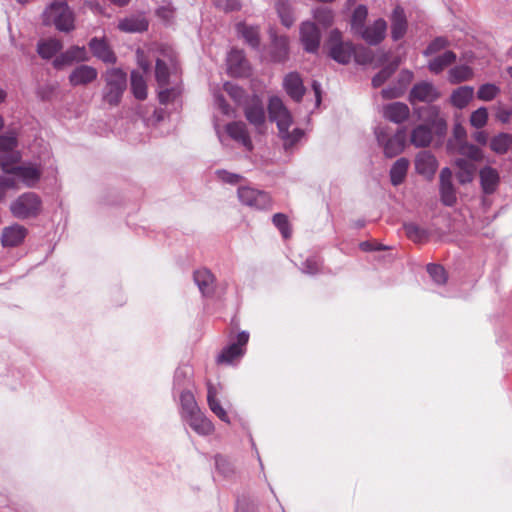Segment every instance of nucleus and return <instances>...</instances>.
I'll use <instances>...</instances> for the list:
<instances>
[{"label":"nucleus","instance_id":"79ce46f5","mask_svg":"<svg viewBox=\"0 0 512 512\" xmlns=\"http://www.w3.org/2000/svg\"><path fill=\"white\" fill-rule=\"evenodd\" d=\"M403 228L406 236L415 243H422L428 240V231L415 223H405Z\"/></svg>","mask_w":512,"mask_h":512},{"label":"nucleus","instance_id":"4c0bfd02","mask_svg":"<svg viewBox=\"0 0 512 512\" xmlns=\"http://www.w3.org/2000/svg\"><path fill=\"white\" fill-rule=\"evenodd\" d=\"M131 91L138 100H145L147 98V84L139 71L131 72Z\"/></svg>","mask_w":512,"mask_h":512},{"label":"nucleus","instance_id":"13d9d810","mask_svg":"<svg viewBox=\"0 0 512 512\" xmlns=\"http://www.w3.org/2000/svg\"><path fill=\"white\" fill-rule=\"evenodd\" d=\"M449 45V42L444 37H437L434 39L426 48L424 51V54L426 56L435 54L439 52L440 50L446 48Z\"/></svg>","mask_w":512,"mask_h":512},{"label":"nucleus","instance_id":"8fccbe9b","mask_svg":"<svg viewBox=\"0 0 512 512\" xmlns=\"http://www.w3.org/2000/svg\"><path fill=\"white\" fill-rule=\"evenodd\" d=\"M500 93V88L492 83H486L479 87L477 98L482 101H492Z\"/></svg>","mask_w":512,"mask_h":512},{"label":"nucleus","instance_id":"3c124183","mask_svg":"<svg viewBox=\"0 0 512 512\" xmlns=\"http://www.w3.org/2000/svg\"><path fill=\"white\" fill-rule=\"evenodd\" d=\"M273 224L278 228L284 238L291 236V228L288 217L283 213H276L272 217Z\"/></svg>","mask_w":512,"mask_h":512},{"label":"nucleus","instance_id":"864d4df0","mask_svg":"<svg viewBox=\"0 0 512 512\" xmlns=\"http://www.w3.org/2000/svg\"><path fill=\"white\" fill-rule=\"evenodd\" d=\"M488 121V111L485 107H480L474 112H472L470 116V124L477 128H483Z\"/></svg>","mask_w":512,"mask_h":512},{"label":"nucleus","instance_id":"de8ad7c7","mask_svg":"<svg viewBox=\"0 0 512 512\" xmlns=\"http://www.w3.org/2000/svg\"><path fill=\"white\" fill-rule=\"evenodd\" d=\"M368 11L366 6L359 5L353 12L352 19H351V26L352 29L355 30L357 33H361V31L364 29V22L366 20Z\"/></svg>","mask_w":512,"mask_h":512},{"label":"nucleus","instance_id":"7c9ffc66","mask_svg":"<svg viewBox=\"0 0 512 512\" xmlns=\"http://www.w3.org/2000/svg\"><path fill=\"white\" fill-rule=\"evenodd\" d=\"M474 89L471 86H461L455 89L450 96V103L458 108H465L472 100Z\"/></svg>","mask_w":512,"mask_h":512},{"label":"nucleus","instance_id":"0eeeda50","mask_svg":"<svg viewBox=\"0 0 512 512\" xmlns=\"http://www.w3.org/2000/svg\"><path fill=\"white\" fill-rule=\"evenodd\" d=\"M329 56L340 64H347L350 62L354 46L351 42L342 41L341 32L337 29L332 30L328 39Z\"/></svg>","mask_w":512,"mask_h":512},{"label":"nucleus","instance_id":"2f4dec72","mask_svg":"<svg viewBox=\"0 0 512 512\" xmlns=\"http://www.w3.org/2000/svg\"><path fill=\"white\" fill-rule=\"evenodd\" d=\"M289 40L286 36H275L271 45V58L275 62H283L288 58Z\"/></svg>","mask_w":512,"mask_h":512},{"label":"nucleus","instance_id":"c85d7f7f","mask_svg":"<svg viewBox=\"0 0 512 512\" xmlns=\"http://www.w3.org/2000/svg\"><path fill=\"white\" fill-rule=\"evenodd\" d=\"M454 151L459 155L472 162H480L484 158L483 151L476 145L468 143L467 141L460 142L454 147Z\"/></svg>","mask_w":512,"mask_h":512},{"label":"nucleus","instance_id":"7ed1b4c3","mask_svg":"<svg viewBox=\"0 0 512 512\" xmlns=\"http://www.w3.org/2000/svg\"><path fill=\"white\" fill-rule=\"evenodd\" d=\"M20 159L19 153H12L9 159L0 158V166L4 173L18 176L25 185L34 186L41 177V171L32 165H14Z\"/></svg>","mask_w":512,"mask_h":512},{"label":"nucleus","instance_id":"f704fd0d","mask_svg":"<svg viewBox=\"0 0 512 512\" xmlns=\"http://www.w3.org/2000/svg\"><path fill=\"white\" fill-rule=\"evenodd\" d=\"M456 54L453 51H446L429 62L428 68L431 72L439 74L446 67L450 66L456 61Z\"/></svg>","mask_w":512,"mask_h":512},{"label":"nucleus","instance_id":"774afa93","mask_svg":"<svg viewBox=\"0 0 512 512\" xmlns=\"http://www.w3.org/2000/svg\"><path fill=\"white\" fill-rule=\"evenodd\" d=\"M453 134H454V138L456 140L455 146H457L462 141H466V130L464 129L463 126H461L459 124L455 125Z\"/></svg>","mask_w":512,"mask_h":512},{"label":"nucleus","instance_id":"dca6fc26","mask_svg":"<svg viewBox=\"0 0 512 512\" xmlns=\"http://www.w3.org/2000/svg\"><path fill=\"white\" fill-rule=\"evenodd\" d=\"M301 41L307 52H316L320 45V31L312 22H304L300 29Z\"/></svg>","mask_w":512,"mask_h":512},{"label":"nucleus","instance_id":"473e14b6","mask_svg":"<svg viewBox=\"0 0 512 512\" xmlns=\"http://www.w3.org/2000/svg\"><path fill=\"white\" fill-rule=\"evenodd\" d=\"M432 139V131L427 125H418L411 132L410 141L415 147H427Z\"/></svg>","mask_w":512,"mask_h":512},{"label":"nucleus","instance_id":"0e129e2a","mask_svg":"<svg viewBox=\"0 0 512 512\" xmlns=\"http://www.w3.org/2000/svg\"><path fill=\"white\" fill-rule=\"evenodd\" d=\"M217 175L222 181H224L226 183H230V184H237L242 180L241 175L234 174V173L228 172L226 170L217 171Z\"/></svg>","mask_w":512,"mask_h":512},{"label":"nucleus","instance_id":"a18cd8bd","mask_svg":"<svg viewBox=\"0 0 512 512\" xmlns=\"http://www.w3.org/2000/svg\"><path fill=\"white\" fill-rule=\"evenodd\" d=\"M400 61L395 59L390 64L382 68L372 79L373 87H380L387 79H389L392 74L397 70Z\"/></svg>","mask_w":512,"mask_h":512},{"label":"nucleus","instance_id":"680f3d73","mask_svg":"<svg viewBox=\"0 0 512 512\" xmlns=\"http://www.w3.org/2000/svg\"><path fill=\"white\" fill-rule=\"evenodd\" d=\"M355 61L359 64L371 63L374 59L373 52L370 49L362 48L359 51L354 50Z\"/></svg>","mask_w":512,"mask_h":512},{"label":"nucleus","instance_id":"c9c22d12","mask_svg":"<svg viewBox=\"0 0 512 512\" xmlns=\"http://www.w3.org/2000/svg\"><path fill=\"white\" fill-rule=\"evenodd\" d=\"M181 417L183 419L199 411V407L193 393L189 390L182 391L180 395Z\"/></svg>","mask_w":512,"mask_h":512},{"label":"nucleus","instance_id":"412c9836","mask_svg":"<svg viewBox=\"0 0 512 512\" xmlns=\"http://www.w3.org/2000/svg\"><path fill=\"white\" fill-rule=\"evenodd\" d=\"M184 420L199 435L208 436L214 432L213 423L200 410Z\"/></svg>","mask_w":512,"mask_h":512},{"label":"nucleus","instance_id":"c03bdc74","mask_svg":"<svg viewBox=\"0 0 512 512\" xmlns=\"http://www.w3.org/2000/svg\"><path fill=\"white\" fill-rule=\"evenodd\" d=\"M276 11L284 26L290 27L294 22L291 6L287 0H276Z\"/></svg>","mask_w":512,"mask_h":512},{"label":"nucleus","instance_id":"6e6d98bb","mask_svg":"<svg viewBox=\"0 0 512 512\" xmlns=\"http://www.w3.org/2000/svg\"><path fill=\"white\" fill-rule=\"evenodd\" d=\"M18 141L14 133L0 135V151L10 152L17 147Z\"/></svg>","mask_w":512,"mask_h":512},{"label":"nucleus","instance_id":"09e8293b","mask_svg":"<svg viewBox=\"0 0 512 512\" xmlns=\"http://www.w3.org/2000/svg\"><path fill=\"white\" fill-rule=\"evenodd\" d=\"M215 466L217 471L224 477H230L235 473L234 464L229 458L223 455L218 454L215 456Z\"/></svg>","mask_w":512,"mask_h":512},{"label":"nucleus","instance_id":"5701e85b","mask_svg":"<svg viewBox=\"0 0 512 512\" xmlns=\"http://www.w3.org/2000/svg\"><path fill=\"white\" fill-rule=\"evenodd\" d=\"M386 30L385 20L378 19L371 26L364 28L360 34L367 43L377 45L385 38Z\"/></svg>","mask_w":512,"mask_h":512},{"label":"nucleus","instance_id":"f3484780","mask_svg":"<svg viewBox=\"0 0 512 512\" xmlns=\"http://www.w3.org/2000/svg\"><path fill=\"white\" fill-rule=\"evenodd\" d=\"M440 96L439 92L428 82H421L415 84L410 91L409 100L411 103L418 102H433Z\"/></svg>","mask_w":512,"mask_h":512},{"label":"nucleus","instance_id":"cd10ccee","mask_svg":"<svg viewBox=\"0 0 512 512\" xmlns=\"http://www.w3.org/2000/svg\"><path fill=\"white\" fill-rule=\"evenodd\" d=\"M63 43L57 38L42 39L37 43V53L42 59H51L62 50Z\"/></svg>","mask_w":512,"mask_h":512},{"label":"nucleus","instance_id":"37998d69","mask_svg":"<svg viewBox=\"0 0 512 512\" xmlns=\"http://www.w3.org/2000/svg\"><path fill=\"white\" fill-rule=\"evenodd\" d=\"M118 27L124 32H142L147 30L148 22L144 18H126L119 22Z\"/></svg>","mask_w":512,"mask_h":512},{"label":"nucleus","instance_id":"ddd939ff","mask_svg":"<svg viewBox=\"0 0 512 512\" xmlns=\"http://www.w3.org/2000/svg\"><path fill=\"white\" fill-rule=\"evenodd\" d=\"M452 171L450 168L445 167L440 172V197L445 206H453L456 201V190L452 183Z\"/></svg>","mask_w":512,"mask_h":512},{"label":"nucleus","instance_id":"6e6552de","mask_svg":"<svg viewBox=\"0 0 512 512\" xmlns=\"http://www.w3.org/2000/svg\"><path fill=\"white\" fill-rule=\"evenodd\" d=\"M238 198L244 205L259 210H268L272 207V198L267 192L251 187H240L238 189Z\"/></svg>","mask_w":512,"mask_h":512},{"label":"nucleus","instance_id":"1a4fd4ad","mask_svg":"<svg viewBox=\"0 0 512 512\" xmlns=\"http://www.w3.org/2000/svg\"><path fill=\"white\" fill-rule=\"evenodd\" d=\"M268 113L271 121L276 122L279 132H285L293 123L290 111L279 97H271L268 104Z\"/></svg>","mask_w":512,"mask_h":512},{"label":"nucleus","instance_id":"58836bf2","mask_svg":"<svg viewBox=\"0 0 512 512\" xmlns=\"http://www.w3.org/2000/svg\"><path fill=\"white\" fill-rule=\"evenodd\" d=\"M512 146V135L499 133L490 140V149L496 154H505Z\"/></svg>","mask_w":512,"mask_h":512},{"label":"nucleus","instance_id":"2eb2a0df","mask_svg":"<svg viewBox=\"0 0 512 512\" xmlns=\"http://www.w3.org/2000/svg\"><path fill=\"white\" fill-rule=\"evenodd\" d=\"M438 168L436 157L429 151H421L415 158V169L417 173L427 179H432Z\"/></svg>","mask_w":512,"mask_h":512},{"label":"nucleus","instance_id":"393cba45","mask_svg":"<svg viewBox=\"0 0 512 512\" xmlns=\"http://www.w3.org/2000/svg\"><path fill=\"white\" fill-rule=\"evenodd\" d=\"M194 281L204 296H210L215 291V276L206 268L194 272Z\"/></svg>","mask_w":512,"mask_h":512},{"label":"nucleus","instance_id":"72a5a7b5","mask_svg":"<svg viewBox=\"0 0 512 512\" xmlns=\"http://www.w3.org/2000/svg\"><path fill=\"white\" fill-rule=\"evenodd\" d=\"M413 78V74L410 71H402L399 76V87L395 88H385L381 91L383 98L385 99H394L399 98L404 94V90L406 86L411 82Z\"/></svg>","mask_w":512,"mask_h":512},{"label":"nucleus","instance_id":"c756f323","mask_svg":"<svg viewBox=\"0 0 512 512\" xmlns=\"http://www.w3.org/2000/svg\"><path fill=\"white\" fill-rule=\"evenodd\" d=\"M407 29V21L404 10L400 7H396L392 15V27L391 34L394 40L401 39Z\"/></svg>","mask_w":512,"mask_h":512},{"label":"nucleus","instance_id":"a878e982","mask_svg":"<svg viewBox=\"0 0 512 512\" xmlns=\"http://www.w3.org/2000/svg\"><path fill=\"white\" fill-rule=\"evenodd\" d=\"M454 166L457 168L456 178L460 184H466L473 181L477 171L475 162L469 161L465 158H457L454 161Z\"/></svg>","mask_w":512,"mask_h":512},{"label":"nucleus","instance_id":"052dcab7","mask_svg":"<svg viewBox=\"0 0 512 512\" xmlns=\"http://www.w3.org/2000/svg\"><path fill=\"white\" fill-rule=\"evenodd\" d=\"M17 188L16 180L12 177L0 176V201L4 199L9 189Z\"/></svg>","mask_w":512,"mask_h":512},{"label":"nucleus","instance_id":"9b49d317","mask_svg":"<svg viewBox=\"0 0 512 512\" xmlns=\"http://www.w3.org/2000/svg\"><path fill=\"white\" fill-rule=\"evenodd\" d=\"M89 49L94 57L105 64H115L117 56L105 38H92L88 43Z\"/></svg>","mask_w":512,"mask_h":512},{"label":"nucleus","instance_id":"e2e57ef3","mask_svg":"<svg viewBox=\"0 0 512 512\" xmlns=\"http://www.w3.org/2000/svg\"><path fill=\"white\" fill-rule=\"evenodd\" d=\"M224 90L229 94V96L235 100L236 102H240L244 96V91L237 85L232 83H225Z\"/></svg>","mask_w":512,"mask_h":512},{"label":"nucleus","instance_id":"b1692460","mask_svg":"<svg viewBox=\"0 0 512 512\" xmlns=\"http://www.w3.org/2000/svg\"><path fill=\"white\" fill-rule=\"evenodd\" d=\"M383 116L396 124L405 122L410 116L409 107L401 102H394L384 106Z\"/></svg>","mask_w":512,"mask_h":512},{"label":"nucleus","instance_id":"69168bd1","mask_svg":"<svg viewBox=\"0 0 512 512\" xmlns=\"http://www.w3.org/2000/svg\"><path fill=\"white\" fill-rule=\"evenodd\" d=\"M433 109L436 111V114H438V110L436 108H433ZM432 125H433L437 135H439V136L445 135V133L447 131V122L443 117L436 115V118L434 119Z\"/></svg>","mask_w":512,"mask_h":512},{"label":"nucleus","instance_id":"f8f14e48","mask_svg":"<svg viewBox=\"0 0 512 512\" xmlns=\"http://www.w3.org/2000/svg\"><path fill=\"white\" fill-rule=\"evenodd\" d=\"M97 77L98 71L96 68L86 64H81L71 71L68 80L69 84L73 87L87 86L93 83Z\"/></svg>","mask_w":512,"mask_h":512},{"label":"nucleus","instance_id":"49530a36","mask_svg":"<svg viewBox=\"0 0 512 512\" xmlns=\"http://www.w3.org/2000/svg\"><path fill=\"white\" fill-rule=\"evenodd\" d=\"M279 135L284 141V149L290 150L303 137L304 132L300 128H295L291 132L289 131V129H286L285 132H279Z\"/></svg>","mask_w":512,"mask_h":512},{"label":"nucleus","instance_id":"603ef678","mask_svg":"<svg viewBox=\"0 0 512 512\" xmlns=\"http://www.w3.org/2000/svg\"><path fill=\"white\" fill-rule=\"evenodd\" d=\"M169 76V69L166 63L161 59H157L155 67V77L159 86H167L169 83Z\"/></svg>","mask_w":512,"mask_h":512},{"label":"nucleus","instance_id":"4468645a","mask_svg":"<svg viewBox=\"0 0 512 512\" xmlns=\"http://www.w3.org/2000/svg\"><path fill=\"white\" fill-rule=\"evenodd\" d=\"M244 115L248 122L257 129L265 124L266 116L262 101L258 96H253L244 107Z\"/></svg>","mask_w":512,"mask_h":512},{"label":"nucleus","instance_id":"aec40b11","mask_svg":"<svg viewBox=\"0 0 512 512\" xmlns=\"http://www.w3.org/2000/svg\"><path fill=\"white\" fill-rule=\"evenodd\" d=\"M226 132L233 140L241 143L248 151L253 149V144L244 122L234 121L227 124Z\"/></svg>","mask_w":512,"mask_h":512},{"label":"nucleus","instance_id":"5fc2aeb1","mask_svg":"<svg viewBox=\"0 0 512 512\" xmlns=\"http://www.w3.org/2000/svg\"><path fill=\"white\" fill-rule=\"evenodd\" d=\"M427 272L429 273L431 278L438 284H444L447 280L446 272L441 265L428 264Z\"/></svg>","mask_w":512,"mask_h":512},{"label":"nucleus","instance_id":"39448f33","mask_svg":"<svg viewBox=\"0 0 512 512\" xmlns=\"http://www.w3.org/2000/svg\"><path fill=\"white\" fill-rule=\"evenodd\" d=\"M42 208L40 197L34 192H27L20 195L10 205V211L18 219L36 217Z\"/></svg>","mask_w":512,"mask_h":512},{"label":"nucleus","instance_id":"e433bc0d","mask_svg":"<svg viewBox=\"0 0 512 512\" xmlns=\"http://www.w3.org/2000/svg\"><path fill=\"white\" fill-rule=\"evenodd\" d=\"M408 167H409V161L406 158H399L393 164V166L391 167V170H390V178H391V183L394 186H398L404 181V179L407 175Z\"/></svg>","mask_w":512,"mask_h":512},{"label":"nucleus","instance_id":"ea45409f","mask_svg":"<svg viewBox=\"0 0 512 512\" xmlns=\"http://www.w3.org/2000/svg\"><path fill=\"white\" fill-rule=\"evenodd\" d=\"M473 70L468 65H459L451 68L448 72V81L451 84H459L473 78Z\"/></svg>","mask_w":512,"mask_h":512},{"label":"nucleus","instance_id":"f03ea898","mask_svg":"<svg viewBox=\"0 0 512 512\" xmlns=\"http://www.w3.org/2000/svg\"><path fill=\"white\" fill-rule=\"evenodd\" d=\"M103 78V101L112 107L118 106L127 88V74L120 68H110Z\"/></svg>","mask_w":512,"mask_h":512},{"label":"nucleus","instance_id":"a19ab883","mask_svg":"<svg viewBox=\"0 0 512 512\" xmlns=\"http://www.w3.org/2000/svg\"><path fill=\"white\" fill-rule=\"evenodd\" d=\"M237 32L245 39V41L252 47L256 48L260 44L259 28L255 26H248L245 23H238L236 26Z\"/></svg>","mask_w":512,"mask_h":512},{"label":"nucleus","instance_id":"20e7f679","mask_svg":"<svg viewBox=\"0 0 512 512\" xmlns=\"http://www.w3.org/2000/svg\"><path fill=\"white\" fill-rule=\"evenodd\" d=\"M375 135L378 144L383 148V152L388 158L399 155L405 148L406 130L404 128H400L395 134L390 135L387 127H377Z\"/></svg>","mask_w":512,"mask_h":512},{"label":"nucleus","instance_id":"bb28decb","mask_svg":"<svg viewBox=\"0 0 512 512\" xmlns=\"http://www.w3.org/2000/svg\"><path fill=\"white\" fill-rule=\"evenodd\" d=\"M27 230L21 225L6 227L1 236V242L5 247H15L20 245L25 239Z\"/></svg>","mask_w":512,"mask_h":512},{"label":"nucleus","instance_id":"423d86ee","mask_svg":"<svg viewBox=\"0 0 512 512\" xmlns=\"http://www.w3.org/2000/svg\"><path fill=\"white\" fill-rule=\"evenodd\" d=\"M249 341V334L245 331L238 333L236 342L223 348L216 357L218 365H235L245 354L246 345Z\"/></svg>","mask_w":512,"mask_h":512},{"label":"nucleus","instance_id":"9d476101","mask_svg":"<svg viewBox=\"0 0 512 512\" xmlns=\"http://www.w3.org/2000/svg\"><path fill=\"white\" fill-rule=\"evenodd\" d=\"M89 60V55L84 46L80 47L73 45L65 52L56 56L52 62L55 69L61 70L66 66L72 65L74 62H86Z\"/></svg>","mask_w":512,"mask_h":512},{"label":"nucleus","instance_id":"6ab92c4d","mask_svg":"<svg viewBox=\"0 0 512 512\" xmlns=\"http://www.w3.org/2000/svg\"><path fill=\"white\" fill-rule=\"evenodd\" d=\"M228 70L233 76H244L248 73V61L244 52L238 49H232L227 57Z\"/></svg>","mask_w":512,"mask_h":512},{"label":"nucleus","instance_id":"a211bd4d","mask_svg":"<svg viewBox=\"0 0 512 512\" xmlns=\"http://www.w3.org/2000/svg\"><path fill=\"white\" fill-rule=\"evenodd\" d=\"M481 189L484 194L491 195L496 192L500 184V174L491 166H484L479 171Z\"/></svg>","mask_w":512,"mask_h":512},{"label":"nucleus","instance_id":"bf43d9fd","mask_svg":"<svg viewBox=\"0 0 512 512\" xmlns=\"http://www.w3.org/2000/svg\"><path fill=\"white\" fill-rule=\"evenodd\" d=\"M209 408L211 411L223 422L229 423V416L225 409L221 406L219 400H212L211 402H208Z\"/></svg>","mask_w":512,"mask_h":512},{"label":"nucleus","instance_id":"338daca9","mask_svg":"<svg viewBox=\"0 0 512 512\" xmlns=\"http://www.w3.org/2000/svg\"><path fill=\"white\" fill-rule=\"evenodd\" d=\"M236 512H257V508L254 503L242 500L238 501L236 506Z\"/></svg>","mask_w":512,"mask_h":512},{"label":"nucleus","instance_id":"4d7b16f0","mask_svg":"<svg viewBox=\"0 0 512 512\" xmlns=\"http://www.w3.org/2000/svg\"><path fill=\"white\" fill-rule=\"evenodd\" d=\"M314 18L317 22L328 27L333 22L332 11L327 8H318L314 11Z\"/></svg>","mask_w":512,"mask_h":512},{"label":"nucleus","instance_id":"4be33fe9","mask_svg":"<svg viewBox=\"0 0 512 512\" xmlns=\"http://www.w3.org/2000/svg\"><path fill=\"white\" fill-rule=\"evenodd\" d=\"M284 88L287 94L296 102H300L305 94V87L300 75L291 72L284 78Z\"/></svg>","mask_w":512,"mask_h":512},{"label":"nucleus","instance_id":"f257e3e1","mask_svg":"<svg viewBox=\"0 0 512 512\" xmlns=\"http://www.w3.org/2000/svg\"><path fill=\"white\" fill-rule=\"evenodd\" d=\"M45 25H54L58 31L71 32L75 29V14L65 2L54 0L42 14Z\"/></svg>","mask_w":512,"mask_h":512}]
</instances>
